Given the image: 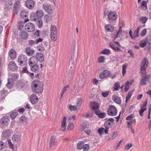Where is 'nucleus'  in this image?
<instances>
[{"instance_id":"1","label":"nucleus","mask_w":151,"mask_h":151,"mask_svg":"<svg viewBox=\"0 0 151 151\" xmlns=\"http://www.w3.org/2000/svg\"><path fill=\"white\" fill-rule=\"evenodd\" d=\"M43 83L38 80L34 81L32 84L31 88L32 91L36 93H41L43 91Z\"/></svg>"},{"instance_id":"2","label":"nucleus","mask_w":151,"mask_h":151,"mask_svg":"<svg viewBox=\"0 0 151 151\" xmlns=\"http://www.w3.org/2000/svg\"><path fill=\"white\" fill-rule=\"evenodd\" d=\"M44 13L42 10H37L35 13H32L30 15L31 20L36 21L41 19Z\"/></svg>"},{"instance_id":"3","label":"nucleus","mask_w":151,"mask_h":151,"mask_svg":"<svg viewBox=\"0 0 151 151\" xmlns=\"http://www.w3.org/2000/svg\"><path fill=\"white\" fill-rule=\"evenodd\" d=\"M107 112L108 115L114 116L116 114L117 110L115 106H114L111 105L109 107V109L107 111Z\"/></svg>"},{"instance_id":"4","label":"nucleus","mask_w":151,"mask_h":151,"mask_svg":"<svg viewBox=\"0 0 151 151\" xmlns=\"http://www.w3.org/2000/svg\"><path fill=\"white\" fill-rule=\"evenodd\" d=\"M148 61L147 59L144 58L141 61L140 65V71L146 70L148 65Z\"/></svg>"},{"instance_id":"5","label":"nucleus","mask_w":151,"mask_h":151,"mask_svg":"<svg viewBox=\"0 0 151 151\" xmlns=\"http://www.w3.org/2000/svg\"><path fill=\"white\" fill-rule=\"evenodd\" d=\"M25 29L29 32H32L34 30L35 26L32 23H28L25 24Z\"/></svg>"},{"instance_id":"6","label":"nucleus","mask_w":151,"mask_h":151,"mask_svg":"<svg viewBox=\"0 0 151 151\" xmlns=\"http://www.w3.org/2000/svg\"><path fill=\"white\" fill-rule=\"evenodd\" d=\"M108 19L111 20H115L117 18V15L116 12H111L108 14Z\"/></svg>"},{"instance_id":"7","label":"nucleus","mask_w":151,"mask_h":151,"mask_svg":"<svg viewBox=\"0 0 151 151\" xmlns=\"http://www.w3.org/2000/svg\"><path fill=\"white\" fill-rule=\"evenodd\" d=\"M110 73V72L107 70H103L99 75L100 78L102 79L109 76Z\"/></svg>"},{"instance_id":"8","label":"nucleus","mask_w":151,"mask_h":151,"mask_svg":"<svg viewBox=\"0 0 151 151\" xmlns=\"http://www.w3.org/2000/svg\"><path fill=\"white\" fill-rule=\"evenodd\" d=\"M9 117L8 116H5L1 119L0 123L2 125L6 126L8 125V122H9Z\"/></svg>"},{"instance_id":"9","label":"nucleus","mask_w":151,"mask_h":151,"mask_svg":"<svg viewBox=\"0 0 151 151\" xmlns=\"http://www.w3.org/2000/svg\"><path fill=\"white\" fill-rule=\"evenodd\" d=\"M42 8L47 13L49 14H51L52 13V9L51 5H48L47 4L45 5L44 4L42 6Z\"/></svg>"},{"instance_id":"10","label":"nucleus","mask_w":151,"mask_h":151,"mask_svg":"<svg viewBox=\"0 0 151 151\" xmlns=\"http://www.w3.org/2000/svg\"><path fill=\"white\" fill-rule=\"evenodd\" d=\"M38 61L36 57H32L29 60V65L32 66V65H37V64Z\"/></svg>"},{"instance_id":"11","label":"nucleus","mask_w":151,"mask_h":151,"mask_svg":"<svg viewBox=\"0 0 151 151\" xmlns=\"http://www.w3.org/2000/svg\"><path fill=\"white\" fill-rule=\"evenodd\" d=\"M27 59L25 58V56L24 55H20L18 59V62L19 63V65H21L23 63H25Z\"/></svg>"},{"instance_id":"12","label":"nucleus","mask_w":151,"mask_h":151,"mask_svg":"<svg viewBox=\"0 0 151 151\" xmlns=\"http://www.w3.org/2000/svg\"><path fill=\"white\" fill-rule=\"evenodd\" d=\"M47 42H44L40 44L37 47V48L39 51L43 52L45 49V47L47 46Z\"/></svg>"},{"instance_id":"13","label":"nucleus","mask_w":151,"mask_h":151,"mask_svg":"<svg viewBox=\"0 0 151 151\" xmlns=\"http://www.w3.org/2000/svg\"><path fill=\"white\" fill-rule=\"evenodd\" d=\"M150 75H147L145 76H143L141 79L140 84L141 85H144L146 84V82L148 81L149 78H150Z\"/></svg>"},{"instance_id":"14","label":"nucleus","mask_w":151,"mask_h":151,"mask_svg":"<svg viewBox=\"0 0 151 151\" xmlns=\"http://www.w3.org/2000/svg\"><path fill=\"white\" fill-rule=\"evenodd\" d=\"M36 57L38 61L40 63L42 62L44 60V57L43 54L37 53L36 54Z\"/></svg>"},{"instance_id":"15","label":"nucleus","mask_w":151,"mask_h":151,"mask_svg":"<svg viewBox=\"0 0 151 151\" xmlns=\"http://www.w3.org/2000/svg\"><path fill=\"white\" fill-rule=\"evenodd\" d=\"M26 6L29 9H32L34 5L35 2L32 0H27L25 2Z\"/></svg>"},{"instance_id":"16","label":"nucleus","mask_w":151,"mask_h":151,"mask_svg":"<svg viewBox=\"0 0 151 151\" xmlns=\"http://www.w3.org/2000/svg\"><path fill=\"white\" fill-rule=\"evenodd\" d=\"M9 68L11 70L13 71L17 70L18 68L17 66L14 61H11L9 63Z\"/></svg>"},{"instance_id":"17","label":"nucleus","mask_w":151,"mask_h":151,"mask_svg":"<svg viewBox=\"0 0 151 151\" xmlns=\"http://www.w3.org/2000/svg\"><path fill=\"white\" fill-rule=\"evenodd\" d=\"M91 108L95 111H98L99 109L98 104L96 102H93L90 104Z\"/></svg>"},{"instance_id":"18","label":"nucleus","mask_w":151,"mask_h":151,"mask_svg":"<svg viewBox=\"0 0 151 151\" xmlns=\"http://www.w3.org/2000/svg\"><path fill=\"white\" fill-rule=\"evenodd\" d=\"M30 97V101L32 104H34L37 102L38 98L35 94H32Z\"/></svg>"},{"instance_id":"19","label":"nucleus","mask_w":151,"mask_h":151,"mask_svg":"<svg viewBox=\"0 0 151 151\" xmlns=\"http://www.w3.org/2000/svg\"><path fill=\"white\" fill-rule=\"evenodd\" d=\"M9 55L12 60L14 59L16 57L17 53L16 51L14 49H12L9 51Z\"/></svg>"},{"instance_id":"20","label":"nucleus","mask_w":151,"mask_h":151,"mask_svg":"<svg viewBox=\"0 0 151 151\" xmlns=\"http://www.w3.org/2000/svg\"><path fill=\"white\" fill-rule=\"evenodd\" d=\"M56 143V138L55 136H52L50 140V147H51L55 145Z\"/></svg>"},{"instance_id":"21","label":"nucleus","mask_w":151,"mask_h":151,"mask_svg":"<svg viewBox=\"0 0 151 151\" xmlns=\"http://www.w3.org/2000/svg\"><path fill=\"white\" fill-rule=\"evenodd\" d=\"M66 117L64 116L62 122L61 127L62 128H63V129H62L61 130L63 132L65 131L66 130Z\"/></svg>"},{"instance_id":"22","label":"nucleus","mask_w":151,"mask_h":151,"mask_svg":"<svg viewBox=\"0 0 151 151\" xmlns=\"http://www.w3.org/2000/svg\"><path fill=\"white\" fill-rule=\"evenodd\" d=\"M105 29L107 32H112L114 30V27L111 24L106 25L105 26Z\"/></svg>"},{"instance_id":"23","label":"nucleus","mask_w":151,"mask_h":151,"mask_svg":"<svg viewBox=\"0 0 151 151\" xmlns=\"http://www.w3.org/2000/svg\"><path fill=\"white\" fill-rule=\"evenodd\" d=\"M26 52L27 54L29 56H32L34 52V50L31 49L29 47H27L26 48Z\"/></svg>"},{"instance_id":"24","label":"nucleus","mask_w":151,"mask_h":151,"mask_svg":"<svg viewBox=\"0 0 151 151\" xmlns=\"http://www.w3.org/2000/svg\"><path fill=\"white\" fill-rule=\"evenodd\" d=\"M112 100L116 103L120 104L121 102V100L116 95H114L112 96Z\"/></svg>"},{"instance_id":"25","label":"nucleus","mask_w":151,"mask_h":151,"mask_svg":"<svg viewBox=\"0 0 151 151\" xmlns=\"http://www.w3.org/2000/svg\"><path fill=\"white\" fill-rule=\"evenodd\" d=\"M19 36L21 38L23 39H26L28 36L27 33L24 31H22L19 34Z\"/></svg>"},{"instance_id":"26","label":"nucleus","mask_w":151,"mask_h":151,"mask_svg":"<svg viewBox=\"0 0 151 151\" xmlns=\"http://www.w3.org/2000/svg\"><path fill=\"white\" fill-rule=\"evenodd\" d=\"M95 113L98 115V117L101 118H103L106 116V114L105 113H100L98 111H94Z\"/></svg>"},{"instance_id":"27","label":"nucleus","mask_w":151,"mask_h":151,"mask_svg":"<svg viewBox=\"0 0 151 151\" xmlns=\"http://www.w3.org/2000/svg\"><path fill=\"white\" fill-rule=\"evenodd\" d=\"M29 21V19H25L24 22H20L19 23V25L17 27V28L21 30L24 27V25H23V24H24L25 23Z\"/></svg>"},{"instance_id":"28","label":"nucleus","mask_w":151,"mask_h":151,"mask_svg":"<svg viewBox=\"0 0 151 151\" xmlns=\"http://www.w3.org/2000/svg\"><path fill=\"white\" fill-rule=\"evenodd\" d=\"M147 41V39L143 40H142L141 41L139 42L140 46L142 47H145L148 43V42Z\"/></svg>"},{"instance_id":"29","label":"nucleus","mask_w":151,"mask_h":151,"mask_svg":"<svg viewBox=\"0 0 151 151\" xmlns=\"http://www.w3.org/2000/svg\"><path fill=\"white\" fill-rule=\"evenodd\" d=\"M14 85V82L10 79H9L8 80V83L6 84V86L9 88H11Z\"/></svg>"},{"instance_id":"30","label":"nucleus","mask_w":151,"mask_h":151,"mask_svg":"<svg viewBox=\"0 0 151 151\" xmlns=\"http://www.w3.org/2000/svg\"><path fill=\"white\" fill-rule=\"evenodd\" d=\"M12 139L13 141L18 142L20 140V136L19 135L14 134L12 136Z\"/></svg>"},{"instance_id":"31","label":"nucleus","mask_w":151,"mask_h":151,"mask_svg":"<svg viewBox=\"0 0 151 151\" xmlns=\"http://www.w3.org/2000/svg\"><path fill=\"white\" fill-rule=\"evenodd\" d=\"M140 28V26H139L137 27L136 30H135L134 32V34L132 36L133 39H134V38L138 37V33Z\"/></svg>"},{"instance_id":"32","label":"nucleus","mask_w":151,"mask_h":151,"mask_svg":"<svg viewBox=\"0 0 151 151\" xmlns=\"http://www.w3.org/2000/svg\"><path fill=\"white\" fill-rule=\"evenodd\" d=\"M11 131L9 129H6L2 133V136L4 137H8L10 135Z\"/></svg>"},{"instance_id":"33","label":"nucleus","mask_w":151,"mask_h":151,"mask_svg":"<svg viewBox=\"0 0 151 151\" xmlns=\"http://www.w3.org/2000/svg\"><path fill=\"white\" fill-rule=\"evenodd\" d=\"M133 91V90H132L131 91L129 92L128 93V94L126 97V101H125L126 103H127L128 101H129V100L131 98V96L132 95V94Z\"/></svg>"},{"instance_id":"34","label":"nucleus","mask_w":151,"mask_h":151,"mask_svg":"<svg viewBox=\"0 0 151 151\" xmlns=\"http://www.w3.org/2000/svg\"><path fill=\"white\" fill-rule=\"evenodd\" d=\"M30 67V69L32 71L35 72L37 71L39 68V66L37 65H29Z\"/></svg>"},{"instance_id":"35","label":"nucleus","mask_w":151,"mask_h":151,"mask_svg":"<svg viewBox=\"0 0 151 151\" xmlns=\"http://www.w3.org/2000/svg\"><path fill=\"white\" fill-rule=\"evenodd\" d=\"M51 33L57 34V29L55 25H51Z\"/></svg>"},{"instance_id":"36","label":"nucleus","mask_w":151,"mask_h":151,"mask_svg":"<svg viewBox=\"0 0 151 151\" xmlns=\"http://www.w3.org/2000/svg\"><path fill=\"white\" fill-rule=\"evenodd\" d=\"M147 2L145 1H142L141 3L142 8V9L146 10L147 9Z\"/></svg>"},{"instance_id":"37","label":"nucleus","mask_w":151,"mask_h":151,"mask_svg":"<svg viewBox=\"0 0 151 151\" xmlns=\"http://www.w3.org/2000/svg\"><path fill=\"white\" fill-rule=\"evenodd\" d=\"M35 22H37V25L38 27L40 28H41L42 25V19H39V20H36V21H33Z\"/></svg>"},{"instance_id":"38","label":"nucleus","mask_w":151,"mask_h":151,"mask_svg":"<svg viewBox=\"0 0 151 151\" xmlns=\"http://www.w3.org/2000/svg\"><path fill=\"white\" fill-rule=\"evenodd\" d=\"M28 15V13L24 10H22L20 14V16L22 18L27 17Z\"/></svg>"},{"instance_id":"39","label":"nucleus","mask_w":151,"mask_h":151,"mask_svg":"<svg viewBox=\"0 0 151 151\" xmlns=\"http://www.w3.org/2000/svg\"><path fill=\"white\" fill-rule=\"evenodd\" d=\"M6 147V143L1 141H0V150H1L4 149Z\"/></svg>"},{"instance_id":"40","label":"nucleus","mask_w":151,"mask_h":151,"mask_svg":"<svg viewBox=\"0 0 151 151\" xmlns=\"http://www.w3.org/2000/svg\"><path fill=\"white\" fill-rule=\"evenodd\" d=\"M89 146L88 144H83L82 149L83 151H88L89 149Z\"/></svg>"},{"instance_id":"41","label":"nucleus","mask_w":151,"mask_h":151,"mask_svg":"<svg viewBox=\"0 0 151 151\" xmlns=\"http://www.w3.org/2000/svg\"><path fill=\"white\" fill-rule=\"evenodd\" d=\"M83 144H84L83 142H80L77 144V148L78 150L82 149Z\"/></svg>"},{"instance_id":"42","label":"nucleus","mask_w":151,"mask_h":151,"mask_svg":"<svg viewBox=\"0 0 151 151\" xmlns=\"http://www.w3.org/2000/svg\"><path fill=\"white\" fill-rule=\"evenodd\" d=\"M51 37L52 40L55 41L57 39V34L51 33Z\"/></svg>"},{"instance_id":"43","label":"nucleus","mask_w":151,"mask_h":151,"mask_svg":"<svg viewBox=\"0 0 151 151\" xmlns=\"http://www.w3.org/2000/svg\"><path fill=\"white\" fill-rule=\"evenodd\" d=\"M76 46V42L74 41L73 42L71 48V51L72 52H74L75 51Z\"/></svg>"},{"instance_id":"44","label":"nucleus","mask_w":151,"mask_h":151,"mask_svg":"<svg viewBox=\"0 0 151 151\" xmlns=\"http://www.w3.org/2000/svg\"><path fill=\"white\" fill-rule=\"evenodd\" d=\"M82 99L81 98L78 99L77 101L76 106L80 107L82 104Z\"/></svg>"},{"instance_id":"45","label":"nucleus","mask_w":151,"mask_h":151,"mask_svg":"<svg viewBox=\"0 0 151 151\" xmlns=\"http://www.w3.org/2000/svg\"><path fill=\"white\" fill-rule=\"evenodd\" d=\"M11 80H12V81L14 82V81H16V79L18 78V75L15 74H13L11 75Z\"/></svg>"},{"instance_id":"46","label":"nucleus","mask_w":151,"mask_h":151,"mask_svg":"<svg viewBox=\"0 0 151 151\" xmlns=\"http://www.w3.org/2000/svg\"><path fill=\"white\" fill-rule=\"evenodd\" d=\"M147 109L146 108H142L141 107V109L139 111V115L140 116H143L144 112Z\"/></svg>"},{"instance_id":"47","label":"nucleus","mask_w":151,"mask_h":151,"mask_svg":"<svg viewBox=\"0 0 151 151\" xmlns=\"http://www.w3.org/2000/svg\"><path fill=\"white\" fill-rule=\"evenodd\" d=\"M17 114L18 113L17 112H13L10 114V117L12 119H14L16 117Z\"/></svg>"},{"instance_id":"48","label":"nucleus","mask_w":151,"mask_h":151,"mask_svg":"<svg viewBox=\"0 0 151 151\" xmlns=\"http://www.w3.org/2000/svg\"><path fill=\"white\" fill-rule=\"evenodd\" d=\"M110 53L109 50L105 49L101 52V53L102 54H109Z\"/></svg>"},{"instance_id":"49","label":"nucleus","mask_w":151,"mask_h":151,"mask_svg":"<svg viewBox=\"0 0 151 151\" xmlns=\"http://www.w3.org/2000/svg\"><path fill=\"white\" fill-rule=\"evenodd\" d=\"M105 60V58L104 56H101L99 58L98 62L99 63H103Z\"/></svg>"},{"instance_id":"50","label":"nucleus","mask_w":151,"mask_h":151,"mask_svg":"<svg viewBox=\"0 0 151 151\" xmlns=\"http://www.w3.org/2000/svg\"><path fill=\"white\" fill-rule=\"evenodd\" d=\"M147 20V18L145 17H142L140 19V22L143 24L145 23Z\"/></svg>"},{"instance_id":"51","label":"nucleus","mask_w":151,"mask_h":151,"mask_svg":"<svg viewBox=\"0 0 151 151\" xmlns=\"http://www.w3.org/2000/svg\"><path fill=\"white\" fill-rule=\"evenodd\" d=\"M134 116L132 114H131L128 116L126 118V120L127 121H130L132 120V119L133 118Z\"/></svg>"},{"instance_id":"52","label":"nucleus","mask_w":151,"mask_h":151,"mask_svg":"<svg viewBox=\"0 0 151 151\" xmlns=\"http://www.w3.org/2000/svg\"><path fill=\"white\" fill-rule=\"evenodd\" d=\"M104 130V128H101L98 129V131L100 135L101 136L103 134Z\"/></svg>"},{"instance_id":"53","label":"nucleus","mask_w":151,"mask_h":151,"mask_svg":"<svg viewBox=\"0 0 151 151\" xmlns=\"http://www.w3.org/2000/svg\"><path fill=\"white\" fill-rule=\"evenodd\" d=\"M69 109L71 111L76 110L77 108L76 106H72L70 105L69 106Z\"/></svg>"},{"instance_id":"54","label":"nucleus","mask_w":151,"mask_h":151,"mask_svg":"<svg viewBox=\"0 0 151 151\" xmlns=\"http://www.w3.org/2000/svg\"><path fill=\"white\" fill-rule=\"evenodd\" d=\"M127 66L124 65H123L122 66V75L123 76H124L125 74L126 73V69L127 68Z\"/></svg>"},{"instance_id":"55","label":"nucleus","mask_w":151,"mask_h":151,"mask_svg":"<svg viewBox=\"0 0 151 151\" xmlns=\"http://www.w3.org/2000/svg\"><path fill=\"white\" fill-rule=\"evenodd\" d=\"M129 83L128 81H127V82L126 83V85H125V92L127 91L129 88Z\"/></svg>"},{"instance_id":"56","label":"nucleus","mask_w":151,"mask_h":151,"mask_svg":"<svg viewBox=\"0 0 151 151\" xmlns=\"http://www.w3.org/2000/svg\"><path fill=\"white\" fill-rule=\"evenodd\" d=\"M147 32L146 29H144L142 30L141 33V36H144L146 34Z\"/></svg>"},{"instance_id":"57","label":"nucleus","mask_w":151,"mask_h":151,"mask_svg":"<svg viewBox=\"0 0 151 151\" xmlns=\"http://www.w3.org/2000/svg\"><path fill=\"white\" fill-rule=\"evenodd\" d=\"M120 88V86L117 83H115L114 85V90L115 91H117Z\"/></svg>"},{"instance_id":"58","label":"nucleus","mask_w":151,"mask_h":151,"mask_svg":"<svg viewBox=\"0 0 151 151\" xmlns=\"http://www.w3.org/2000/svg\"><path fill=\"white\" fill-rule=\"evenodd\" d=\"M127 127L130 129L132 128V124L133 123V121H131L129 122H127Z\"/></svg>"},{"instance_id":"59","label":"nucleus","mask_w":151,"mask_h":151,"mask_svg":"<svg viewBox=\"0 0 151 151\" xmlns=\"http://www.w3.org/2000/svg\"><path fill=\"white\" fill-rule=\"evenodd\" d=\"M73 128V123H69L67 129H69L70 130H72Z\"/></svg>"},{"instance_id":"60","label":"nucleus","mask_w":151,"mask_h":151,"mask_svg":"<svg viewBox=\"0 0 151 151\" xmlns=\"http://www.w3.org/2000/svg\"><path fill=\"white\" fill-rule=\"evenodd\" d=\"M132 146V144L131 143L127 145L125 147V150H129Z\"/></svg>"},{"instance_id":"61","label":"nucleus","mask_w":151,"mask_h":151,"mask_svg":"<svg viewBox=\"0 0 151 151\" xmlns=\"http://www.w3.org/2000/svg\"><path fill=\"white\" fill-rule=\"evenodd\" d=\"M109 94V92L108 91H106L105 92H102L101 93V94L104 97H107Z\"/></svg>"},{"instance_id":"62","label":"nucleus","mask_w":151,"mask_h":151,"mask_svg":"<svg viewBox=\"0 0 151 151\" xmlns=\"http://www.w3.org/2000/svg\"><path fill=\"white\" fill-rule=\"evenodd\" d=\"M36 44L35 41L30 40L29 41V44L31 46L35 45Z\"/></svg>"},{"instance_id":"63","label":"nucleus","mask_w":151,"mask_h":151,"mask_svg":"<svg viewBox=\"0 0 151 151\" xmlns=\"http://www.w3.org/2000/svg\"><path fill=\"white\" fill-rule=\"evenodd\" d=\"M12 4L11 1L6 2V6L7 8H10V6Z\"/></svg>"},{"instance_id":"64","label":"nucleus","mask_w":151,"mask_h":151,"mask_svg":"<svg viewBox=\"0 0 151 151\" xmlns=\"http://www.w3.org/2000/svg\"><path fill=\"white\" fill-rule=\"evenodd\" d=\"M26 119V118L24 116H22L19 119V120L22 122H24Z\"/></svg>"}]
</instances>
